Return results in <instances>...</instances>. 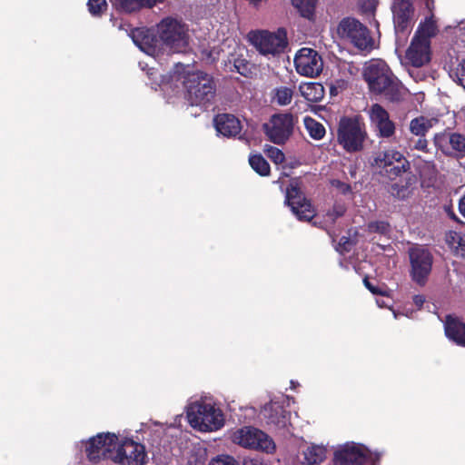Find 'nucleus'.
<instances>
[{"label":"nucleus","instance_id":"23","mask_svg":"<svg viewBox=\"0 0 465 465\" xmlns=\"http://www.w3.org/2000/svg\"><path fill=\"white\" fill-rule=\"evenodd\" d=\"M116 9L124 13H133L142 8H152L157 3H163L164 0H111Z\"/></svg>","mask_w":465,"mask_h":465},{"label":"nucleus","instance_id":"27","mask_svg":"<svg viewBox=\"0 0 465 465\" xmlns=\"http://www.w3.org/2000/svg\"><path fill=\"white\" fill-rule=\"evenodd\" d=\"M405 156L399 151L388 150L380 153L375 158V163L378 167L386 169L387 167L398 163L402 162Z\"/></svg>","mask_w":465,"mask_h":465},{"label":"nucleus","instance_id":"4","mask_svg":"<svg viewBox=\"0 0 465 465\" xmlns=\"http://www.w3.org/2000/svg\"><path fill=\"white\" fill-rule=\"evenodd\" d=\"M187 418L192 427L201 431H214L224 424L221 410L206 403L192 404L187 411Z\"/></svg>","mask_w":465,"mask_h":465},{"label":"nucleus","instance_id":"31","mask_svg":"<svg viewBox=\"0 0 465 465\" xmlns=\"http://www.w3.org/2000/svg\"><path fill=\"white\" fill-rule=\"evenodd\" d=\"M249 163L252 170L261 176H269L271 167L267 160L261 154L255 153L249 156Z\"/></svg>","mask_w":465,"mask_h":465},{"label":"nucleus","instance_id":"13","mask_svg":"<svg viewBox=\"0 0 465 465\" xmlns=\"http://www.w3.org/2000/svg\"><path fill=\"white\" fill-rule=\"evenodd\" d=\"M285 203L300 221L309 222L315 216L311 201L304 196L297 183H291L286 188Z\"/></svg>","mask_w":465,"mask_h":465},{"label":"nucleus","instance_id":"12","mask_svg":"<svg viewBox=\"0 0 465 465\" xmlns=\"http://www.w3.org/2000/svg\"><path fill=\"white\" fill-rule=\"evenodd\" d=\"M117 441L118 437L114 433H98L89 440L85 447L87 459L93 463H98L102 460H110Z\"/></svg>","mask_w":465,"mask_h":465},{"label":"nucleus","instance_id":"28","mask_svg":"<svg viewBox=\"0 0 465 465\" xmlns=\"http://www.w3.org/2000/svg\"><path fill=\"white\" fill-rule=\"evenodd\" d=\"M436 33L437 25L433 20V15H431L419 25L414 36H418L420 41L430 42V38L434 36Z\"/></svg>","mask_w":465,"mask_h":465},{"label":"nucleus","instance_id":"20","mask_svg":"<svg viewBox=\"0 0 465 465\" xmlns=\"http://www.w3.org/2000/svg\"><path fill=\"white\" fill-rule=\"evenodd\" d=\"M413 5L410 0H396L392 6L393 22L397 33L404 34L413 15Z\"/></svg>","mask_w":465,"mask_h":465},{"label":"nucleus","instance_id":"51","mask_svg":"<svg viewBox=\"0 0 465 465\" xmlns=\"http://www.w3.org/2000/svg\"><path fill=\"white\" fill-rule=\"evenodd\" d=\"M425 299L422 295H415L413 297V302L416 305L421 306L424 302Z\"/></svg>","mask_w":465,"mask_h":465},{"label":"nucleus","instance_id":"22","mask_svg":"<svg viewBox=\"0 0 465 465\" xmlns=\"http://www.w3.org/2000/svg\"><path fill=\"white\" fill-rule=\"evenodd\" d=\"M445 334L457 345L465 347V322L459 318L447 315L444 324Z\"/></svg>","mask_w":465,"mask_h":465},{"label":"nucleus","instance_id":"41","mask_svg":"<svg viewBox=\"0 0 465 465\" xmlns=\"http://www.w3.org/2000/svg\"><path fill=\"white\" fill-rule=\"evenodd\" d=\"M351 242L349 237L342 236L339 242L336 250L341 253L348 252L351 251Z\"/></svg>","mask_w":465,"mask_h":465},{"label":"nucleus","instance_id":"7","mask_svg":"<svg viewBox=\"0 0 465 465\" xmlns=\"http://www.w3.org/2000/svg\"><path fill=\"white\" fill-rule=\"evenodd\" d=\"M110 460L119 465H145L148 457L143 444L125 438L121 442L117 441Z\"/></svg>","mask_w":465,"mask_h":465},{"label":"nucleus","instance_id":"30","mask_svg":"<svg viewBox=\"0 0 465 465\" xmlns=\"http://www.w3.org/2000/svg\"><path fill=\"white\" fill-rule=\"evenodd\" d=\"M384 170L387 177L391 181L401 177L405 173L408 174L407 176L411 175V163L406 158L402 162H398Z\"/></svg>","mask_w":465,"mask_h":465},{"label":"nucleus","instance_id":"43","mask_svg":"<svg viewBox=\"0 0 465 465\" xmlns=\"http://www.w3.org/2000/svg\"><path fill=\"white\" fill-rule=\"evenodd\" d=\"M210 465H238V462L231 456L213 459Z\"/></svg>","mask_w":465,"mask_h":465},{"label":"nucleus","instance_id":"10","mask_svg":"<svg viewBox=\"0 0 465 465\" xmlns=\"http://www.w3.org/2000/svg\"><path fill=\"white\" fill-rule=\"evenodd\" d=\"M159 27V36L173 52H183L188 45V36L184 26L173 18L163 19Z\"/></svg>","mask_w":465,"mask_h":465},{"label":"nucleus","instance_id":"42","mask_svg":"<svg viewBox=\"0 0 465 465\" xmlns=\"http://www.w3.org/2000/svg\"><path fill=\"white\" fill-rule=\"evenodd\" d=\"M331 184L344 195L351 193L352 191L351 184L340 180H333Z\"/></svg>","mask_w":465,"mask_h":465},{"label":"nucleus","instance_id":"37","mask_svg":"<svg viewBox=\"0 0 465 465\" xmlns=\"http://www.w3.org/2000/svg\"><path fill=\"white\" fill-rule=\"evenodd\" d=\"M88 11L93 16H101L107 9L106 0H88Z\"/></svg>","mask_w":465,"mask_h":465},{"label":"nucleus","instance_id":"50","mask_svg":"<svg viewBox=\"0 0 465 465\" xmlns=\"http://www.w3.org/2000/svg\"><path fill=\"white\" fill-rule=\"evenodd\" d=\"M459 211L465 217V194L459 201Z\"/></svg>","mask_w":465,"mask_h":465},{"label":"nucleus","instance_id":"34","mask_svg":"<svg viewBox=\"0 0 465 465\" xmlns=\"http://www.w3.org/2000/svg\"><path fill=\"white\" fill-rule=\"evenodd\" d=\"M302 16L311 18L314 15L316 0H292Z\"/></svg>","mask_w":465,"mask_h":465},{"label":"nucleus","instance_id":"53","mask_svg":"<svg viewBox=\"0 0 465 465\" xmlns=\"http://www.w3.org/2000/svg\"><path fill=\"white\" fill-rule=\"evenodd\" d=\"M426 168L429 170V171H431V172H435V164L433 162H427L426 163Z\"/></svg>","mask_w":465,"mask_h":465},{"label":"nucleus","instance_id":"26","mask_svg":"<svg viewBox=\"0 0 465 465\" xmlns=\"http://www.w3.org/2000/svg\"><path fill=\"white\" fill-rule=\"evenodd\" d=\"M435 119H429L423 115L413 118L410 123V131L412 134L422 137L433 127Z\"/></svg>","mask_w":465,"mask_h":465},{"label":"nucleus","instance_id":"3","mask_svg":"<svg viewBox=\"0 0 465 465\" xmlns=\"http://www.w3.org/2000/svg\"><path fill=\"white\" fill-rule=\"evenodd\" d=\"M366 138V126L361 115H345L340 118L337 141L345 152L354 153L362 151Z\"/></svg>","mask_w":465,"mask_h":465},{"label":"nucleus","instance_id":"49","mask_svg":"<svg viewBox=\"0 0 465 465\" xmlns=\"http://www.w3.org/2000/svg\"><path fill=\"white\" fill-rule=\"evenodd\" d=\"M425 7L429 10L430 13V15H433L432 12L435 8V3L434 0H423Z\"/></svg>","mask_w":465,"mask_h":465},{"label":"nucleus","instance_id":"32","mask_svg":"<svg viewBox=\"0 0 465 465\" xmlns=\"http://www.w3.org/2000/svg\"><path fill=\"white\" fill-rule=\"evenodd\" d=\"M326 449L322 446H311L304 451V460L308 465H319L325 460Z\"/></svg>","mask_w":465,"mask_h":465},{"label":"nucleus","instance_id":"2","mask_svg":"<svg viewBox=\"0 0 465 465\" xmlns=\"http://www.w3.org/2000/svg\"><path fill=\"white\" fill-rule=\"evenodd\" d=\"M183 85L192 105H209L216 95V83L213 75L203 72H187L183 75Z\"/></svg>","mask_w":465,"mask_h":465},{"label":"nucleus","instance_id":"18","mask_svg":"<svg viewBox=\"0 0 465 465\" xmlns=\"http://www.w3.org/2000/svg\"><path fill=\"white\" fill-rule=\"evenodd\" d=\"M370 118L374 124L378 136L390 138L395 134V124L390 119L389 113L379 104H374L370 112Z\"/></svg>","mask_w":465,"mask_h":465},{"label":"nucleus","instance_id":"35","mask_svg":"<svg viewBox=\"0 0 465 465\" xmlns=\"http://www.w3.org/2000/svg\"><path fill=\"white\" fill-rule=\"evenodd\" d=\"M128 35L132 38L134 43L141 46L142 45H147L149 44V35L147 34V31L144 28H130V31L128 32Z\"/></svg>","mask_w":465,"mask_h":465},{"label":"nucleus","instance_id":"15","mask_svg":"<svg viewBox=\"0 0 465 465\" xmlns=\"http://www.w3.org/2000/svg\"><path fill=\"white\" fill-rule=\"evenodd\" d=\"M294 65L299 74L316 77L322 71L323 61L316 50L303 47L295 54Z\"/></svg>","mask_w":465,"mask_h":465},{"label":"nucleus","instance_id":"46","mask_svg":"<svg viewBox=\"0 0 465 465\" xmlns=\"http://www.w3.org/2000/svg\"><path fill=\"white\" fill-rule=\"evenodd\" d=\"M456 252L461 257H465V235L459 237L458 245L456 247Z\"/></svg>","mask_w":465,"mask_h":465},{"label":"nucleus","instance_id":"14","mask_svg":"<svg viewBox=\"0 0 465 465\" xmlns=\"http://www.w3.org/2000/svg\"><path fill=\"white\" fill-rule=\"evenodd\" d=\"M435 147L445 156L457 159L465 157V135L460 133L443 131L433 137Z\"/></svg>","mask_w":465,"mask_h":465},{"label":"nucleus","instance_id":"52","mask_svg":"<svg viewBox=\"0 0 465 465\" xmlns=\"http://www.w3.org/2000/svg\"><path fill=\"white\" fill-rule=\"evenodd\" d=\"M242 465H261L258 460L252 459H245Z\"/></svg>","mask_w":465,"mask_h":465},{"label":"nucleus","instance_id":"39","mask_svg":"<svg viewBox=\"0 0 465 465\" xmlns=\"http://www.w3.org/2000/svg\"><path fill=\"white\" fill-rule=\"evenodd\" d=\"M267 156L276 164H281L285 161V155L282 150L277 147L270 146L266 150Z\"/></svg>","mask_w":465,"mask_h":465},{"label":"nucleus","instance_id":"24","mask_svg":"<svg viewBox=\"0 0 465 465\" xmlns=\"http://www.w3.org/2000/svg\"><path fill=\"white\" fill-rule=\"evenodd\" d=\"M415 180L413 175H409L400 182L393 183L390 185L389 193L391 195L400 201L409 199L412 194L411 185Z\"/></svg>","mask_w":465,"mask_h":465},{"label":"nucleus","instance_id":"44","mask_svg":"<svg viewBox=\"0 0 465 465\" xmlns=\"http://www.w3.org/2000/svg\"><path fill=\"white\" fill-rule=\"evenodd\" d=\"M457 77L460 85L465 88V59L457 69Z\"/></svg>","mask_w":465,"mask_h":465},{"label":"nucleus","instance_id":"25","mask_svg":"<svg viewBox=\"0 0 465 465\" xmlns=\"http://www.w3.org/2000/svg\"><path fill=\"white\" fill-rule=\"evenodd\" d=\"M295 86H278L271 93V101L279 106H286L292 101Z\"/></svg>","mask_w":465,"mask_h":465},{"label":"nucleus","instance_id":"33","mask_svg":"<svg viewBox=\"0 0 465 465\" xmlns=\"http://www.w3.org/2000/svg\"><path fill=\"white\" fill-rule=\"evenodd\" d=\"M304 125L310 136L314 140L322 139L326 134V130L323 124L312 117L306 116L304 118Z\"/></svg>","mask_w":465,"mask_h":465},{"label":"nucleus","instance_id":"48","mask_svg":"<svg viewBox=\"0 0 465 465\" xmlns=\"http://www.w3.org/2000/svg\"><path fill=\"white\" fill-rule=\"evenodd\" d=\"M205 458H195L194 460L192 458L188 460V465H205Z\"/></svg>","mask_w":465,"mask_h":465},{"label":"nucleus","instance_id":"9","mask_svg":"<svg viewBox=\"0 0 465 465\" xmlns=\"http://www.w3.org/2000/svg\"><path fill=\"white\" fill-rule=\"evenodd\" d=\"M295 119L292 114H273L269 124H263V130L269 141L275 144H284L292 136Z\"/></svg>","mask_w":465,"mask_h":465},{"label":"nucleus","instance_id":"6","mask_svg":"<svg viewBox=\"0 0 465 465\" xmlns=\"http://www.w3.org/2000/svg\"><path fill=\"white\" fill-rule=\"evenodd\" d=\"M232 440L234 443L250 450L273 453L276 445L273 440L262 430L252 426H244L233 432Z\"/></svg>","mask_w":465,"mask_h":465},{"label":"nucleus","instance_id":"29","mask_svg":"<svg viewBox=\"0 0 465 465\" xmlns=\"http://www.w3.org/2000/svg\"><path fill=\"white\" fill-rule=\"evenodd\" d=\"M302 96L309 102L318 103L323 98V86L318 83H310L301 89Z\"/></svg>","mask_w":465,"mask_h":465},{"label":"nucleus","instance_id":"19","mask_svg":"<svg viewBox=\"0 0 465 465\" xmlns=\"http://www.w3.org/2000/svg\"><path fill=\"white\" fill-rule=\"evenodd\" d=\"M334 460L336 465H364L367 455L362 445L345 446L335 451Z\"/></svg>","mask_w":465,"mask_h":465},{"label":"nucleus","instance_id":"1","mask_svg":"<svg viewBox=\"0 0 465 465\" xmlns=\"http://www.w3.org/2000/svg\"><path fill=\"white\" fill-rule=\"evenodd\" d=\"M363 78L371 92L382 94L388 101L399 103L403 100V87L385 62H371L364 69Z\"/></svg>","mask_w":465,"mask_h":465},{"label":"nucleus","instance_id":"38","mask_svg":"<svg viewBox=\"0 0 465 465\" xmlns=\"http://www.w3.org/2000/svg\"><path fill=\"white\" fill-rule=\"evenodd\" d=\"M368 231L370 232H375L382 235H386L391 231V226L388 222L385 221H374L368 223Z\"/></svg>","mask_w":465,"mask_h":465},{"label":"nucleus","instance_id":"54","mask_svg":"<svg viewBox=\"0 0 465 465\" xmlns=\"http://www.w3.org/2000/svg\"><path fill=\"white\" fill-rule=\"evenodd\" d=\"M450 217L454 221H460V219L454 213H450Z\"/></svg>","mask_w":465,"mask_h":465},{"label":"nucleus","instance_id":"8","mask_svg":"<svg viewBox=\"0 0 465 465\" xmlns=\"http://www.w3.org/2000/svg\"><path fill=\"white\" fill-rule=\"evenodd\" d=\"M249 38L256 49L264 55L279 54L288 45L285 29L279 28L276 33L269 31L250 32Z\"/></svg>","mask_w":465,"mask_h":465},{"label":"nucleus","instance_id":"11","mask_svg":"<svg viewBox=\"0 0 465 465\" xmlns=\"http://www.w3.org/2000/svg\"><path fill=\"white\" fill-rule=\"evenodd\" d=\"M411 279L419 285H424L432 270L433 255L424 247L411 248L409 251Z\"/></svg>","mask_w":465,"mask_h":465},{"label":"nucleus","instance_id":"45","mask_svg":"<svg viewBox=\"0 0 465 465\" xmlns=\"http://www.w3.org/2000/svg\"><path fill=\"white\" fill-rule=\"evenodd\" d=\"M414 149L422 151L425 153H429L428 141L425 138V136L419 137V139L417 140V142L414 144Z\"/></svg>","mask_w":465,"mask_h":465},{"label":"nucleus","instance_id":"5","mask_svg":"<svg viewBox=\"0 0 465 465\" xmlns=\"http://www.w3.org/2000/svg\"><path fill=\"white\" fill-rule=\"evenodd\" d=\"M338 34L361 52L370 53L374 48V39L370 30L355 18H343L339 23Z\"/></svg>","mask_w":465,"mask_h":465},{"label":"nucleus","instance_id":"17","mask_svg":"<svg viewBox=\"0 0 465 465\" xmlns=\"http://www.w3.org/2000/svg\"><path fill=\"white\" fill-rule=\"evenodd\" d=\"M408 63L414 67H421L430 61V42L420 41L418 36H413L405 54Z\"/></svg>","mask_w":465,"mask_h":465},{"label":"nucleus","instance_id":"21","mask_svg":"<svg viewBox=\"0 0 465 465\" xmlns=\"http://www.w3.org/2000/svg\"><path fill=\"white\" fill-rule=\"evenodd\" d=\"M213 122L216 131L225 137H236L242 128L241 121L231 114H219Z\"/></svg>","mask_w":465,"mask_h":465},{"label":"nucleus","instance_id":"36","mask_svg":"<svg viewBox=\"0 0 465 465\" xmlns=\"http://www.w3.org/2000/svg\"><path fill=\"white\" fill-rule=\"evenodd\" d=\"M233 67L237 73L247 77L252 74L253 64L242 56H238L233 60Z\"/></svg>","mask_w":465,"mask_h":465},{"label":"nucleus","instance_id":"40","mask_svg":"<svg viewBox=\"0 0 465 465\" xmlns=\"http://www.w3.org/2000/svg\"><path fill=\"white\" fill-rule=\"evenodd\" d=\"M363 284L364 286L372 293L375 295H381L384 296L386 294V292L381 289V287L374 285L370 280L368 276H365L363 278Z\"/></svg>","mask_w":465,"mask_h":465},{"label":"nucleus","instance_id":"55","mask_svg":"<svg viewBox=\"0 0 465 465\" xmlns=\"http://www.w3.org/2000/svg\"><path fill=\"white\" fill-rule=\"evenodd\" d=\"M119 28H120V29H124V25H122V24H121V25H119Z\"/></svg>","mask_w":465,"mask_h":465},{"label":"nucleus","instance_id":"47","mask_svg":"<svg viewBox=\"0 0 465 465\" xmlns=\"http://www.w3.org/2000/svg\"><path fill=\"white\" fill-rule=\"evenodd\" d=\"M333 213H334V216L337 218V217H341L345 213V208L341 205H334L333 206V210H332Z\"/></svg>","mask_w":465,"mask_h":465},{"label":"nucleus","instance_id":"16","mask_svg":"<svg viewBox=\"0 0 465 465\" xmlns=\"http://www.w3.org/2000/svg\"><path fill=\"white\" fill-rule=\"evenodd\" d=\"M262 414L266 423L275 431L282 434L290 432L291 412L278 402H270L264 405Z\"/></svg>","mask_w":465,"mask_h":465}]
</instances>
